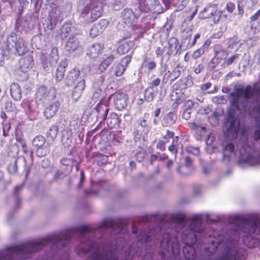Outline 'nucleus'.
Listing matches in <instances>:
<instances>
[{"mask_svg": "<svg viewBox=\"0 0 260 260\" xmlns=\"http://www.w3.org/2000/svg\"><path fill=\"white\" fill-rule=\"evenodd\" d=\"M114 227V219L107 218L104 220L94 229L91 225H82L76 228L62 231L59 234H52L38 241H29L23 244L11 246L8 250L13 253L22 252L25 254L31 253L39 250L48 243L61 244L62 246L70 240L72 234L79 233L80 237H85L89 233L96 230Z\"/></svg>", "mask_w": 260, "mask_h": 260, "instance_id": "nucleus-1", "label": "nucleus"}, {"mask_svg": "<svg viewBox=\"0 0 260 260\" xmlns=\"http://www.w3.org/2000/svg\"><path fill=\"white\" fill-rule=\"evenodd\" d=\"M173 221L181 226L184 230L182 232L181 237L186 242V245L183 248V252L187 260H194L196 258L195 250L192 246L189 244L195 243L196 235L194 232L201 233L204 231L202 223L201 215L194 216L191 219H187L184 215H176L173 217ZM236 248L235 245L231 247H226L225 252L221 257L210 260H236L235 254Z\"/></svg>", "mask_w": 260, "mask_h": 260, "instance_id": "nucleus-2", "label": "nucleus"}, {"mask_svg": "<svg viewBox=\"0 0 260 260\" xmlns=\"http://www.w3.org/2000/svg\"><path fill=\"white\" fill-rule=\"evenodd\" d=\"M238 225L239 230L242 231L245 235L243 236L244 244L251 248L258 244V241L253 239L251 234H254L257 229L260 232V220L257 219H247L241 216H236L231 221Z\"/></svg>", "mask_w": 260, "mask_h": 260, "instance_id": "nucleus-3", "label": "nucleus"}, {"mask_svg": "<svg viewBox=\"0 0 260 260\" xmlns=\"http://www.w3.org/2000/svg\"><path fill=\"white\" fill-rule=\"evenodd\" d=\"M56 90L52 87L48 89L45 85H41L36 90L35 96V102L38 106L44 107L56 98Z\"/></svg>", "mask_w": 260, "mask_h": 260, "instance_id": "nucleus-4", "label": "nucleus"}, {"mask_svg": "<svg viewBox=\"0 0 260 260\" xmlns=\"http://www.w3.org/2000/svg\"><path fill=\"white\" fill-rule=\"evenodd\" d=\"M254 93L253 89L251 86H247L245 88L243 87L237 88L234 92L230 94L232 98L231 103L232 106L237 109H240V101L241 100L247 102L248 100L252 98Z\"/></svg>", "mask_w": 260, "mask_h": 260, "instance_id": "nucleus-5", "label": "nucleus"}, {"mask_svg": "<svg viewBox=\"0 0 260 260\" xmlns=\"http://www.w3.org/2000/svg\"><path fill=\"white\" fill-rule=\"evenodd\" d=\"M103 10L99 0H90L89 4L84 6L82 14L87 15L90 12L89 18L86 20L87 23H92L102 15Z\"/></svg>", "mask_w": 260, "mask_h": 260, "instance_id": "nucleus-6", "label": "nucleus"}, {"mask_svg": "<svg viewBox=\"0 0 260 260\" xmlns=\"http://www.w3.org/2000/svg\"><path fill=\"white\" fill-rule=\"evenodd\" d=\"M7 49L9 51L15 48L18 55H22L27 51V46L24 40L21 38H17L15 32H12L7 40Z\"/></svg>", "mask_w": 260, "mask_h": 260, "instance_id": "nucleus-7", "label": "nucleus"}, {"mask_svg": "<svg viewBox=\"0 0 260 260\" xmlns=\"http://www.w3.org/2000/svg\"><path fill=\"white\" fill-rule=\"evenodd\" d=\"M176 236L170 233L164 232L160 240V247L161 249L174 253H177L179 249V246L176 239Z\"/></svg>", "mask_w": 260, "mask_h": 260, "instance_id": "nucleus-8", "label": "nucleus"}, {"mask_svg": "<svg viewBox=\"0 0 260 260\" xmlns=\"http://www.w3.org/2000/svg\"><path fill=\"white\" fill-rule=\"evenodd\" d=\"M46 139L41 135L35 137L32 141V146L36 149V155L40 157L45 156L49 151V148L45 145Z\"/></svg>", "mask_w": 260, "mask_h": 260, "instance_id": "nucleus-9", "label": "nucleus"}, {"mask_svg": "<svg viewBox=\"0 0 260 260\" xmlns=\"http://www.w3.org/2000/svg\"><path fill=\"white\" fill-rule=\"evenodd\" d=\"M225 128L227 131V135L233 138H236L239 131L240 123L233 115L230 113L228 116L227 122L225 124Z\"/></svg>", "mask_w": 260, "mask_h": 260, "instance_id": "nucleus-10", "label": "nucleus"}, {"mask_svg": "<svg viewBox=\"0 0 260 260\" xmlns=\"http://www.w3.org/2000/svg\"><path fill=\"white\" fill-rule=\"evenodd\" d=\"M217 13V9L215 5H209L202 10L198 15L200 19H205L213 17L214 23L218 22L219 16Z\"/></svg>", "mask_w": 260, "mask_h": 260, "instance_id": "nucleus-11", "label": "nucleus"}, {"mask_svg": "<svg viewBox=\"0 0 260 260\" xmlns=\"http://www.w3.org/2000/svg\"><path fill=\"white\" fill-rule=\"evenodd\" d=\"M165 222L164 219H161V222L158 226L156 227L154 230L148 232H146L145 231H141L140 235L138 237V240L142 243L149 241L151 240V237H152L153 235L156 234L158 232L161 230L162 227H166V226L164 225Z\"/></svg>", "mask_w": 260, "mask_h": 260, "instance_id": "nucleus-12", "label": "nucleus"}, {"mask_svg": "<svg viewBox=\"0 0 260 260\" xmlns=\"http://www.w3.org/2000/svg\"><path fill=\"white\" fill-rule=\"evenodd\" d=\"M108 23V21L105 19H101L98 23H95L90 28V36L92 38L98 36L106 29Z\"/></svg>", "mask_w": 260, "mask_h": 260, "instance_id": "nucleus-13", "label": "nucleus"}, {"mask_svg": "<svg viewBox=\"0 0 260 260\" xmlns=\"http://www.w3.org/2000/svg\"><path fill=\"white\" fill-rule=\"evenodd\" d=\"M47 106L45 108L44 111V116L46 118L49 119L53 117L58 111L60 106V102L56 99L48 104Z\"/></svg>", "mask_w": 260, "mask_h": 260, "instance_id": "nucleus-14", "label": "nucleus"}, {"mask_svg": "<svg viewBox=\"0 0 260 260\" xmlns=\"http://www.w3.org/2000/svg\"><path fill=\"white\" fill-rule=\"evenodd\" d=\"M127 100L125 93L120 91L116 92L115 93V107L119 110L123 109L127 105Z\"/></svg>", "mask_w": 260, "mask_h": 260, "instance_id": "nucleus-15", "label": "nucleus"}, {"mask_svg": "<svg viewBox=\"0 0 260 260\" xmlns=\"http://www.w3.org/2000/svg\"><path fill=\"white\" fill-rule=\"evenodd\" d=\"M104 45L101 43L93 44L88 49L87 55L93 59L101 57L104 51Z\"/></svg>", "mask_w": 260, "mask_h": 260, "instance_id": "nucleus-16", "label": "nucleus"}, {"mask_svg": "<svg viewBox=\"0 0 260 260\" xmlns=\"http://www.w3.org/2000/svg\"><path fill=\"white\" fill-rule=\"evenodd\" d=\"M139 9L140 13L141 12H147L148 10H151L153 7L159 5L158 0H138Z\"/></svg>", "mask_w": 260, "mask_h": 260, "instance_id": "nucleus-17", "label": "nucleus"}, {"mask_svg": "<svg viewBox=\"0 0 260 260\" xmlns=\"http://www.w3.org/2000/svg\"><path fill=\"white\" fill-rule=\"evenodd\" d=\"M91 159L93 164L99 166L106 165L108 161V156L99 152H94Z\"/></svg>", "mask_w": 260, "mask_h": 260, "instance_id": "nucleus-18", "label": "nucleus"}, {"mask_svg": "<svg viewBox=\"0 0 260 260\" xmlns=\"http://www.w3.org/2000/svg\"><path fill=\"white\" fill-rule=\"evenodd\" d=\"M10 93L15 101H20L22 98V89L17 83L13 82L10 85Z\"/></svg>", "mask_w": 260, "mask_h": 260, "instance_id": "nucleus-19", "label": "nucleus"}, {"mask_svg": "<svg viewBox=\"0 0 260 260\" xmlns=\"http://www.w3.org/2000/svg\"><path fill=\"white\" fill-rule=\"evenodd\" d=\"M80 72L79 70L73 69L70 71L66 76L65 83L68 86L74 85L79 78Z\"/></svg>", "mask_w": 260, "mask_h": 260, "instance_id": "nucleus-20", "label": "nucleus"}, {"mask_svg": "<svg viewBox=\"0 0 260 260\" xmlns=\"http://www.w3.org/2000/svg\"><path fill=\"white\" fill-rule=\"evenodd\" d=\"M121 16L125 23L131 24L136 18L139 16V14H135L131 9H125L121 12Z\"/></svg>", "mask_w": 260, "mask_h": 260, "instance_id": "nucleus-21", "label": "nucleus"}, {"mask_svg": "<svg viewBox=\"0 0 260 260\" xmlns=\"http://www.w3.org/2000/svg\"><path fill=\"white\" fill-rule=\"evenodd\" d=\"M34 64V59L32 56L27 55L22 57L19 60V66L21 70L24 72L32 68Z\"/></svg>", "mask_w": 260, "mask_h": 260, "instance_id": "nucleus-22", "label": "nucleus"}, {"mask_svg": "<svg viewBox=\"0 0 260 260\" xmlns=\"http://www.w3.org/2000/svg\"><path fill=\"white\" fill-rule=\"evenodd\" d=\"M193 170L192 166V159L188 156L185 157L184 166L179 167L177 171L179 173H182L183 175H187L190 174Z\"/></svg>", "mask_w": 260, "mask_h": 260, "instance_id": "nucleus-23", "label": "nucleus"}, {"mask_svg": "<svg viewBox=\"0 0 260 260\" xmlns=\"http://www.w3.org/2000/svg\"><path fill=\"white\" fill-rule=\"evenodd\" d=\"M131 60V57L128 55L125 56L121 59L120 62L117 66L115 72V74L117 76H120L123 74Z\"/></svg>", "mask_w": 260, "mask_h": 260, "instance_id": "nucleus-24", "label": "nucleus"}, {"mask_svg": "<svg viewBox=\"0 0 260 260\" xmlns=\"http://www.w3.org/2000/svg\"><path fill=\"white\" fill-rule=\"evenodd\" d=\"M85 87V80L82 79L80 80L77 84L75 86L73 92L72 98L75 101H77L80 98L82 95V93L84 90Z\"/></svg>", "mask_w": 260, "mask_h": 260, "instance_id": "nucleus-25", "label": "nucleus"}, {"mask_svg": "<svg viewBox=\"0 0 260 260\" xmlns=\"http://www.w3.org/2000/svg\"><path fill=\"white\" fill-rule=\"evenodd\" d=\"M169 46V51L167 53L169 55L175 52L177 54L179 50L181 49V46L179 45V42L177 38L175 37L170 38L168 41Z\"/></svg>", "mask_w": 260, "mask_h": 260, "instance_id": "nucleus-26", "label": "nucleus"}, {"mask_svg": "<svg viewBox=\"0 0 260 260\" xmlns=\"http://www.w3.org/2000/svg\"><path fill=\"white\" fill-rule=\"evenodd\" d=\"M67 67V64L63 61H61L58 65L55 73V78L57 81H61L63 79Z\"/></svg>", "mask_w": 260, "mask_h": 260, "instance_id": "nucleus-27", "label": "nucleus"}, {"mask_svg": "<svg viewBox=\"0 0 260 260\" xmlns=\"http://www.w3.org/2000/svg\"><path fill=\"white\" fill-rule=\"evenodd\" d=\"M134 46V42L130 41L128 42H125L121 44L117 48V53L120 54H123L127 53L133 49Z\"/></svg>", "mask_w": 260, "mask_h": 260, "instance_id": "nucleus-28", "label": "nucleus"}, {"mask_svg": "<svg viewBox=\"0 0 260 260\" xmlns=\"http://www.w3.org/2000/svg\"><path fill=\"white\" fill-rule=\"evenodd\" d=\"M193 84V81L191 76L188 75L186 77L180 79L176 84L181 89H186L191 86Z\"/></svg>", "mask_w": 260, "mask_h": 260, "instance_id": "nucleus-29", "label": "nucleus"}, {"mask_svg": "<svg viewBox=\"0 0 260 260\" xmlns=\"http://www.w3.org/2000/svg\"><path fill=\"white\" fill-rule=\"evenodd\" d=\"M214 57L219 60L225 58L228 56V53L225 50L219 45H215L214 46Z\"/></svg>", "mask_w": 260, "mask_h": 260, "instance_id": "nucleus-30", "label": "nucleus"}, {"mask_svg": "<svg viewBox=\"0 0 260 260\" xmlns=\"http://www.w3.org/2000/svg\"><path fill=\"white\" fill-rule=\"evenodd\" d=\"M127 223V220L124 219H120L116 221L115 220V233H125L126 231L125 226Z\"/></svg>", "mask_w": 260, "mask_h": 260, "instance_id": "nucleus-31", "label": "nucleus"}, {"mask_svg": "<svg viewBox=\"0 0 260 260\" xmlns=\"http://www.w3.org/2000/svg\"><path fill=\"white\" fill-rule=\"evenodd\" d=\"M234 151V146L233 144H228L223 152L222 160L225 163H228L230 160V156L229 153L233 152Z\"/></svg>", "mask_w": 260, "mask_h": 260, "instance_id": "nucleus-32", "label": "nucleus"}, {"mask_svg": "<svg viewBox=\"0 0 260 260\" xmlns=\"http://www.w3.org/2000/svg\"><path fill=\"white\" fill-rule=\"evenodd\" d=\"M189 127L191 129L193 130L197 133H200L201 134L206 130V127L201 124L200 122L189 123Z\"/></svg>", "mask_w": 260, "mask_h": 260, "instance_id": "nucleus-33", "label": "nucleus"}, {"mask_svg": "<svg viewBox=\"0 0 260 260\" xmlns=\"http://www.w3.org/2000/svg\"><path fill=\"white\" fill-rule=\"evenodd\" d=\"M50 61L53 64L57 62L59 59L58 51L56 47H53L51 48L50 54H49Z\"/></svg>", "mask_w": 260, "mask_h": 260, "instance_id": "nucleus-34", "label": "nucleus"}, {"mask_svg": "<svg viewBox=\"0 0 260 260\" xmlns=\"http://www.w3.org/2000/svg\"><path fill=\"white\" fill-rule=\"evenodd\" d=\"M91 256L93 260H112L113 259V254L112 252L110 253L109 252H103L98 255H96V256H95L94 254H92Z\"/></svg>", "mask_w": 260, "mask_h": 260, "instance_id": "nucleus-35", "label": "nucleus"}, {"mask_svg": "<svg viewBox=\"0 0 260 260\" xmlns=\"http://www.w3.org/2000/svg\"><path fill=\"white\" fill-rule=\"evenodd\" d=\"M176 119V115L172 112H170L164 116L165 123L167 125H172L175 123Z\"/></svg>", "mask_w": 260, "mask_h": 260, "instance_id": "nucleus-36", "label": "nucleus"}, {"mask_svg": "<svg viewBox=\"0 0 260 260\" xmlns=\"http://www.w3.org/2000/svg\"><path fill=\"white\" fill-rule=\"evenodd\" d=\"M246 164L251 166L260 165V155L253 157L246 153Z\"/></svg>", "mask_w": 260, "mask_h": 260, "instance_id": "nucleus-37", "label": "nucleus"}, {"mask_svg": "<svg viewBox=\"0 0 260 260\" xmlns=\"http://www.w3.org/2000/svg\"><path fill=\"white\" fill-rule=\"evenodd\" d=\"M40 59L44 68L48 67V64L52 66V64L51 63V61H50L49 56H48L46 52H42L41 53Z\"/></svg>", "mask_w": 260, "mask_h": 260, "instance_id": "nucleus-38", "label": "nucleus"}, {"mask_svg": "<svg viewBox=\"0 0 260 260\" xmlns=\"http://www.w3.org/2000/svg\"><path fill=\"white\" fill-rule=\"evenodd\" d=\"M58 134V127L55 125L52 126L47 133V137L53 140Z\"/></svg>", "mask_w": 260, "mask_h": 260, "instance_id": "nucleus-39", "label": "nucleus"}, {"mask_svg": "<svg viewBox=\"0 0 260 260\" xmlns=\"http://www.w3.org/2000/svg\"><path fill=\"white\" fill-rule=\"evenodd\" d=\"M218 114L217 112H214L212 113L211 115L208 118V121L211 125L213 126H216L218 124Z\"/></svg>", "mask_w": 260, "mask_h": 260, "instance_id": "nucleus-40", "label": "nucleus"}, {"mask_svg": "<svg viewBox=\"0 0 260 260\" xmlns=\"http://www.w3.org/2000/svg\"><path fill=\"white\" fill-rule=\"evenodd\" d=\"M18 152V146L16 144H11L9 146V151L8 153L9 155H16Z\"/></svg>", "mask_w": 260, "mask_h": 260, "instance_id": "nucleus-41", "label": "nucleus"}, {"mask_svg": "<svg viewBox=\"0 0 260 260\" xmlns=\"http://www.w3.org/2000/svg\"><path fill=\"white\" fill-rule=\"evenodd\" d=\"M179 65H178L174 69L173 71L171 73L173 74L172 78H171V82L174 81L176 79L179 77L180 75V71L179 70Z\"/></svg>", "mask_w": 260, "mask_h": 260, "instance_id": "nucleus-42", "label": "nucleus"}, {"mask_svg": "<svg viewBox=\"0 0 260 260\" xmlns=\"http://www.w3.org/2000/svg\"><path fill=\"white\" fill-rule=\"evenodd\" d=\"M11 128V123L7 122L3 124V136L7 137L9 136V132Z\"/></svg>", "mask_w": 260, "mask_h": 260, "instance_id": "nucleus-43", "label": "nucleus"}, {"mask_svg": "<svg viewBox=\"0 0 260 260\" xmlns=\"http://www.w3.org/2000/svg\"><path fill=\"white\" fill-rule=\"evenodd\" d=\"M24 104L27 106L28 110L31 112L35 111L36 110V107H38L37 105L34 106L32 104V101L29 100H27L25 102Z\"/></svg>", "mask_w": 260, "mask_h": 260, "instance_id": "nucleus-44", "label": "nucleus"}, {"mask_svg": "<svg viewBox=\"0 0 260 260\" xmlns=\"http://www.w3.org/2000/svg\"><path fill=\"white\" fill-rule=\"evenodd\" d=\"M60 162L64 166H70L74 164V159L64 157L60 160Z\"/></svg>", "mask_w": 260, "mask_h": 260, "instance_id": "nucleus-45", "label": "nucleus"}, {"mask_svg": "<svg viewBox=\"0 0 260 260\" xmlns=\"http://www.w3.org/2000/svg\"><path fill=\"white\" fill-rule=\"evenodd\" d=\"M239 54H235V55H233L232 56L229 57L228 59H227L225 61L224 63H225L227 66H229L233 63L234 61L236 60L237 58H239Z\"/></svg>", "mask_w": 260, "mask_h": 260, "instance_id": "nucleus-46", "label": "nucleus"}, {"mask_svg": "<svg viewBox=\"0 0 260 260\" xmlns=\"http://www.w3.org/2000/svg\"><path fill=\"white\" fill-rule=\"evenodd\" d=\"M204 48H200L196 51H195L192 55V57L194 59H197L200 57L202 54L204 53Z\"/></svg>", "mask_w": 260, "mask_h": 260, "instance_id": "nucleus-47", "label": "nucleus"}, {"mask_svg": "<svg viewBox=\"0 0 260 260\" xmlns=\"http://www.w3.org/2000/svg\"><path fill=\"white\" fill-rule=\"evenodd\" d=\"M173 74H172L171 72L170 71L167 72L165 75H164L162 82L164 83H167L169 80L171 81V78H172Z\"/></svg>", "mask_w": 260, "mask_h": 260, "instance_id": "nucleus-48", "label": "nucleus"}, {"mask_svg": "<svg viewBox=\"0 0 260 260\" xmlns=\"http://www.w3.org/2000/svg\"><path fill=\"white\" fill-rule=\"evenodd\" d=\"M67 47L69 48L68 50L72 51L76 49L77 45L72 42L71 39H69L67 42Z\"/></svg>", "mask_w": 260, "mask_h": 260, "instance_id": "nucleus-49", "label": "nucleus"}, {"mask_svg": "<svg viewBox=\"0 0 260 260\" xmlns=\"http://www.w3.org/2000/svg\"><path fill=\"white\" fill-rule=\"evenodd\" d=\"M145 156V153L144 151H143V150L136 153V158H137V160L139 162H141L143 160Z\"/></svg>", "mask_w": 260, "mask_h": 260, "instance_id": "nucleus-50", "label": "nucleus"}, {"mask_svg": "<svg viewBox=\"0 0 260 260\" xmlns=\"http://www.w3.org/2000/svg\"><path fill=\"white\" fill-rule=\"evenodd\" d=\"M76 250L77 251V252L78 253V254H80V253H87L88 252L90 251V250H91V245H90L88 249L87 250L86 249H85L84 248H81V247H78V248H76Z\"/></svg>", "mask_w": 260, "mask_h": 260, "instance_id": "nucleus-51", "label": "nucleus"}, {"mask_svg": "<svg viewBox=\"0 0 260 260\" xmlns=\"http://www.w3.org/2000/svg\"><path fill=\"white\" fill-rule=\"evenodd\" d=\"M191 110L190 109H185L182 114V117L185 120H188L190 117Z\"/></svg>", "mask_w": 260, "mask_h": 260, "instance_id": "nucleus-52", "label": "nucleus"}, {"mask_svg": "<svg viewBox=\"0 0 260 260\" xmlns=\"http://www.w3.org/2000/svg\"><path fill=\"white\" fill-rule=\"evenodd\" d=\"M126 3V0H115V5L117 6L118 8H120L124 7Z\"/></svg>", "mask_w": 260, "mask_h": 260, "instance_id": "nucleus-53", "label": "nucleus"}, {"mask_svg": "<svg viewBox=\"0 0 260 260\" xmlns=\"http://www.w3.org/2000/svg\"><path fill=\"white\" fill-rule=\"evenodd\" d=\"M159 173H160V168H159V167L157 166L155 168V170L149 175V178H153L156 176L158 175L159 174Z\"/></svg>", "mask_w": 260, "mask_h": 260, "instance_id": "nucleus-54", "label": "nucleus"}, {"mask_svg": "<svg viewBox=\"0 0 260 260\" xmlns=\"http://www.w3.org/2000/svg\"><path fill=\"white\" fill-rule=\"evenodd\" d=\"M260 16V9L252 16H251L250 18L251 21H255L258 19L259 17Z\"/></svg>", "mask_w": 260, "mask_h": 260, "instance_id": "nucleus-55", "label": "nucleus"}, {"mask_svg": "<svg viewBox=\"0 0 260 260\" xmlns=\"http://www.w3.org/2000/svg\"><path fill=\"white\" fill-rule=\"evenodd\" d=\"M226 9L230 13H232L235 9V5L231 2L228 3L226 4Z\"/></svg>", "mask_w": 260, "mask_h": 260, "instance_id": "nucleus-56", "label": "nucleus"}, {"mask_svg": "<svg viewBox=\"0 0 260 260\" xmlns=\"http://www.w3.org/2000/svg\"><path fill=\"white\" fill-rule=\"evenodd\" d=\"M165 143L166 142L164 141H159L158 144H157V148L161 150V151H164L165 150Z\"/></svg>", "mask_w": 260, "mask_h": 260, "instance_id": "nucleus-57", "label": "nucleus"}, {"mask_svg": "<svg viewBox=\"0 0 260 260\" xmlns=\"http://www.w3.org/2000/svg\"><path fill=\"white\" fill-rule=\"evenodd\" d=\"M174 136V134L173 132H171L169 131H167V134L163 137V139H165L167 141L168 139L170 138H173Z\"/></svg>", "mask_w": 260, "mask_h": 260, "instance_id": "nucleus-58", "label": "nucleus"}, {"mask_svg": "<svg viewBox=\"0 0 260 260\" xmlns=\"http://www.w3.org/2000/svg\"><path fill=\"white\" fill-rule=\"evenodd\" d=\"M108 66V59H106L104 60L100 63L99 66V68L100 70L103 69V70H105L107 68Z\"/></svg>", "mask_w": 260, "mask_h": 260, "instance_id": "nucleus-59", "label": "nucleus"}, {"mask_svg": "<svg viewBox=\"0 0 260 260\" xmlns=\"http://www.w3.org/2000/svg\"><path fill=\"white\" fill-rule=\"evenodd\" d=\"M16 141L21 145V146L22 145H24V143H26L22 136H16Z\"/></svg>", "mask_w": 260, "mask_h": 260, "instance_id": "nucleus-60", "label": "nucleus"}, {"mask_svg": "<svg viewBox=\"0 0 260 260\" xmlns=\"http://www.w3.org/2000/svg\"><path fill=\"white\" fill-rule=\"evenodd\" d=\"M187 151L194 155H198L199 154V149L198 148H188Z\"/></svg>", "mask_w": 260, "mask_h": 260, "instance_id": "nucleus-61", "label": "nucleus"}, {"mask_svg": "<svg viewBox=\"0 0 260 260\" xmlns=\"http://www.w3.org/2000/svg\"><path fill=\"white\" fill-rule=\"evenodd\" d=\"M211 84L210 82L206 83L205 84L201 85V90L203 91H205L206 90H207L208 89H209L211 87Z\"/></svg>", "mask_w": 260, "mask_h": 260, "instance_id": "nucleus-62", "label": "nucleus"}, {"mask_svg": "<svg viewBox=\"0 0 260 260\" xmlns=\"http://www.w3.org/2000/svg\"><path fill=\"white\" fill-rule=\"evenodd\" d=\"M147 67L149 70H152L156 67V63L154 61H151L147 63Z\"/></svg>", "mask_w": 260, "mask_h": 260, "instance_id": "nucleus-63", "label": "nucleus"}, {"mask_svg": "<svg viewBox=\"0 0 260 260\" xmlns=\"http://www.w3.org/2000/svg\"><path fill=\"white\" fill-rule=\"evenodd\" d=\"M254 139L255 141H258L260 139V130L257 129L254 132L253 135Z\"/></svg>", "mask_w": 260, "mask_h": 260, "instance_id": "nucleus-64", "label": "nucleus"}]
</instances>
